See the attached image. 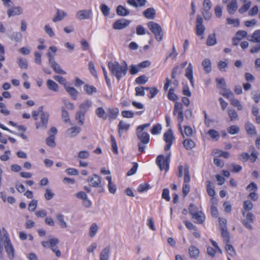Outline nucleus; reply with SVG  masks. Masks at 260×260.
<instances>
[{"label":"nucleus","instance_id":"1","mask_svg":"<svg viewBox=\"0 0 260 260\" xmlns=\"http://www.w3.org/2000/svg\"><path fill=\"white\" fill-rule=\"evenodd\" d=\"M125 65L121 66L118 62H109L108 63V68L111 74L115 76L118 80H119L122 77L124 76L127 71V64L124 62Z\"/></svg>","mask_w":260,"mask_h":260},{"label":"nucleus","instance_id":"2","mask_svg":"<svg viewBox=\"0 0 260 260\" xmlns=\"http://www.w3.org/2000/svg\"><path fill=\"white\" fill-rule=\"evenodd\" d=\"M189 213L192 216V218L195 220V221L198 223H201L205 220V215L201 210L193 205H190L189 208Z\"/></svg>","mask_w":260,"mask_h":260},{"label":"nucleus","instance_id":"3","mask_svg":"<svg viewBox=\"0 0 260 260\" xmlns=\"http://www.w3.org/2000/svg\"><path fill=\"white\" fill-rule=\"evenodd\" d=\"M147 26L155 35V39L158 41H161L163 38V33L160 25L153 21H150L147 23Z\"/></svg>","mask_w":260,"mask_h":260},{"label":"nucleus","instance_id":"4","mask_svg":"<svg viewBox=\"0 0 260 260\" xmlns=\"http://www.w3.org/2000/svg\"><path fill=\"white\" fill-rule=\"evenodd\" d=\"M137 136L141 143L138 144L139 151H144L145 146L144 144H148L149 142V135L146 132L137 131Z\"/></svg>","mask_w":260,"mask_h":260},{"label":"nucleus","instance_id":"5","mask_svg":"<svg viewBox=\"0 0 260 260\" xmlns=\"http://www.w3.org/2000/svg\"><path fill=\"white\" fill-rule=\"evenodd\" d=\"M178 174L179 177H182L184 175V181L185 183H189L190 180V177L189 173L188 167L186 164H184L183 165H180L178 167Z\"/></svg>","mask_w":260,"mask_h":260},{"label":"nucleus","instance_id":"6","mask_svg":"<svg viewBox=\"0 0 260 260\" xmlns=\"http://www.w3.org/2000/svg\"><path fill=\"white\" fill-rule=\"evenodd\" d=\"M244 218L242 220V223L244 226L250 230L252 229L251 224L253 222L254 216L251 212H244V214H242Z\"/></svg>","mask_w":260,"mask_h":260},{"label":"nucleus","instance_id":"7","mask_svg":"<svg viewBox=\"0 0 260 260\" xmlns=\"http://www.w3.org/2000/svg\"><path fill=\"white\" fill-rule=\"evenodd\" d=\"M49 116L48 113H42L40 115V121L36 123L37 129L41 128L45 129L47 128Z\"/></svg>","mask_w":260,"mask_h":260},{"label":"nucleus","instance_id":"8","mask_svg":"<svg viewBox=\"0 0 260 260\" xmlns=\"http://www.w3.org/2000/svg\"><path fill=\"white\" fill-rule=\"evenodd\" d=\"M258 153L253 150L251 153L250 155L247 153H242L239 155L240 159L241 161H246L249 158L253 162L256 160Z\"/></svg>","mask_w":260,"mask_h":260},{"label":"nucleus","instance_id":"9","mask_svg":"<svg viewBox=\"0 0 260 260\" xmlns=\"http://www.w3.org/2000/svg\"><path fill=\"white\" fill-rule=\"evenodd\" d=\"M59 240L57 238H52L49 240V247L55 253L57 257H60L61 255V252L57 246Z\"/></svg>","mask_w":260,"mask_h":260},{"label":"nucleus","instance_id":"10","mask_svg":"<svg viewBox=\"0 0 260 260\" xmlns=\"http://www.w3.org/2000/svg\"><path fill=\"white\" fill-rule=\"evenodd\" d=\"M131 21L124 19L118 20L114 23L113 27L115 29H122L127 26Z\"/></svg>","mask_w":260,"mask_h":260},{"label":"nucleus","instance_id":"11","mask_svg":"<svg viewBox=\"0 0 260 260\" xmlns=\"http://www.w3.org/2000/svg\"><path fill=\"white\" fill-rule=\"evenodd\" d=\"M188 254L190 258L197 259L200 257V250L196 246L190 245L188 248Z\"/></svg>","mask_w":260,"mask_h":260},{"label":"nucleus","instance_id":"12","mask_svg":"<svg viewBox=\"0 0 260 260\" xmlns=\"http://www.w3.org/2000/svg\"><path fill=\"white\" fill-rule=\"evenodd\" d=\"M88 182L90 186L94 187H100L101 186V178L97 175H93L88 178Z\"/></svg>","mask_w":260,"mask_h":260},{"label":"nucleus","instance_id":"13","mask_svg":"<svg viewBox=\"0 0 260 260\" xmlns=\"http://www.w3.org/2000/svg\"><path fill=\"white\" fill-rule=\"evenodd\" d=\"M91 12V10H79L76 14V17L80 20L89 19Z\"/></svg>","mask_w":260,"mask_h":260},{"label":"nucleus","instance_id":"14","mask_svg":"<svg viewBox=\"0 0 260 260\" xmlns=\"http://www.w3.org/2000/svg\"><path fill=\"white\" fill-rule=\"evenodd\" d=\"M203 22L202 18L200 16H198L196 24L197 35L198 36H201L205 31V28L203 24Z\"/></svg>","mask_w":260,"mask_h":260},{"label":"nucleus","instance_id":"15","mask_svg":"<svg viewBox=\"0 0 260 260\" xmlns=\"http://www.w3.org/2000/svg\"><path fill=\"white\" fill-rule=\"evenodd\" d=\"M23 13L22 8L20 7H14L9 9L7 11V14L9 17L14 16L16 15H19Z\"/></svg>","mask_w":260,"mask_h":260},{"label":"nucleus","instance_id":"16","mask_svg":"<svg viewBox=\"0 0 260 260\" xmlns=\"http://www.w3.org/2000/svg\"><path fill=\"white\" fill-rule=\"evenodd\" d=\"M81 131V128L78 126L72 127L68 129L65 135L68 137H74L76 136Z\"/></svg>","mask_w":260,"mask_h":260},{"label":"nucleus","instance_id":"17","mask_svg":"<svg viewBox=\"0 0 260 260\" xmlns=\"http://www.w3.org/2000/svg\"><path fill=\"white\" fill-rule=\"evenodd\" d=\"M130 127V124L122 120L120 121L118 125V134L120 137L122 136L123 132L128 131Z\"/></svg>","mask_w":260,"mask_h":260},{"label":"nucleus","instance_id":"18","mask_svg":"<svg viewBox=\"0 0 260 260\" xmlns=\"http://www.w3.org/2000/svg\"><path fill=\"white\" fill-rule=\"evenodd\" d=\"M185 76L189 80L191 86H194L193 79V68L191 63H189L188 66L185 70Z\"/></svg>","mask_w":260,"mask_h":260},{"label":"nucleus","instance_id":"19","mask_svg":"<svg viewBox=\"0 0 260 260\" xmlns=\"http://www.w3.org/2000/svg\"><path fill=\"white\" fill-rule=\"evenodd\" d=\"M56 220L61 229H65L68 226V223L64 220V216L61 213H57L55 216Z\"/></svg>","mask_w":260,"mask_h":260},{"label":"nucleus","instance_id":"20","mask_svg":"<svg viewBox=\"0 0 260 260\" xmlns=\"http://www.w3.org/2000/svg\"><path fill=\"white\" fill-rule=\"evenodd\" d=\"M106 179L108 181V189L109 191L112 194H115L117 188L115 183L112 181V177L108 176L106 177Z\"/></svg>","mask_w":260,"mask_h":260},{"label":"nucleus","instance_id":"21","mask_svg":"<svg viewBox=\"0 0 260 260\" xmlns=\"http://www.w3.org/2000/svg\"><path fill=\"white\" fill-rule=\"evenodd\" d=\"M110 252V247L108 246L105 247L100 254V260H109Z\"/></svg>","mask_w":260,"mask_h":260},{"label":"nucleus","instance_id":"22","mask_svg":"<svg viewBox=\"0 0 260 260\" xmlns=\"http://www.w3.org/2000/svg\"><path fill=\"white\" fill-rule=\"evenodd\" d=\"M238 5L236 0H232L227 5V10L231 14H233L237 10Z\"/></svg>","mask_w":260,"mask_h":260},{"label":"nucleus","instance_id":"23","mask_svg":"<svg viewBox=\"0 0 260 260\" xmlns=\"http://www.w3.org/2000/svg\"><path fill=\"white\" fill-rule=\"evenodd\" d=\"M164 139L166 143H173L175 139L171 129L168 130L164 135Z\"/></svg>","mask_w":260,"mask_h":260},{"label":"nucleus","instance_id":"24","mask_svg":"<svg viewBox=\"0 0 260 260\" xmlns=\"http://www.w3.org/2000/svg\"><path fill=\"white\" fill-rule=\"evenodd\" d=\"M92 105V102L90 100H86L80 104L79 107L81 111L86 113Z\"/></svg>","mask_w":260,"mask_h":260},{"label":"nucleus","instance_id":"25","mask_svg":"<svg viewBox=\"0 0 260 260\" xmlns=\"http://www.w3.org/2000/svg\"><path fill=\"white\" fill-rule=\"evenodd\" d=\"M67 15V14L66 12L57 9L56 16L52 19V21L54 22L61 21L66 17Z\"/></svg>","mask_w":260,"mask_h":260},{"label":"nucleus","instance_id":"26","mask_svg":"<svg viewBox=\"0 0 260 260\" xmlns=\"http://www.w3.org/2000/svg\"><path fill=\"white\" fill-rule=\"evenodd\" d=\"M253 205L249 200H246L243 203V207L242 210V214H244V212H249L253 209Z\"/></svg>","mask_w":260,"mask_h":260},{"label":"nucleus","instance_id":"27","mask_svg":"<svg viewBox=\"0 0 260 260\" xmlns=\"http://www.w3.org/2000/svg\"><path fill=\"white\" fill-rule=\"evenodd\" d=\"M143 15L147 19H153L155 17V10L152 8H149L143 12Z\"/></svg>","mask_w":260,"mask_h":260},{"label":"nucleus","instance_id":"28","mask_svg":"<svg viewBox=\"0 0 260 260\" xmlns=\"http://www.w3.org/2000/svg\"><path fill=\"white\" fill-rule=\"evenodd\" d=\"M183 145L186 150H190L195 147L196 144L192 140L186 139L183 142Z\"/></svg>","mask_w":260,"mask_h":260},{"label":"nucleus","instance_id":"29","mask_svg":"<svg viewBox=\"0 0 260 260\" xmlns=\"http://www.w3.org/2000/svg\"><path fill=\"white\" fill-rule=\"evenodd\" d=\"M117 15L121 16H125L129 14V11L121 5H119L116 8Z\"/></svg>","mask_w":260,"mask_h":260},{"label":"nucleus","instance_id":"30","mask_svg":"<svg viewBox=\"0 0 260 260\" xmlns=\"http://www.w3.org/2000/svg\"><path fill=\"white\" fill-rule=\"evenodd\" d=\"M248 40L253 43H260V29L255 30Z\"/></svg>","mask_w":260,"mask_h":260},{"label":"nucleus","instance_id":"31","mask_svg":"<svg viewBox=\"0 0 260 260\" xmlns=\"http://www.w3.org/2000/svg\"><path fill=\"white\" fill-rule=\"evenodd\" d=\"M202 66L204 70L207 73H210L211 71V61L208 58H206L202 61Z\"/></svg>","mask_w":260,"mask_h":260},{"label":"nucleus","instance_id":"32","mask_svg":"<svg viewBox=\"0 0 260 260\" xmlns=\"http://www.w3.org/2000/svg\"><path fill=\"white\" fill-rule=\"evenodd\" d=\"M217 43L215 34H210L207 38L206 44L207 46H213Z\"/></svg>","mask_w":260,"mask_h":260},{"label":"nucleus","instance_id":"33","mask_svg":"<svg viewBox=\"0 0 260 260\" xmlns=\"http://www.w3.org/2000/svg\"><path fill=\"white\" fill-rule=\"evenodd\" d=\"M108 111L109 112L108 116L110 120L116 119L119 113V110L117 108H109Z\"/></svg>","mask_w":260,"mask_h":260},{"label":"nucleus","instance_id":"34","mask_svg":"<svg viewBox=\"0 0 260 260\" xmlns=\"http://www.w3.org/2000/svg\"><path fill=\"white\" fill-rule=\"evenodd\" d=\"M47 85L48 88L54 91L58 90V86L57 84L51 79H48L47 81Z\"/></svg>","mask_w":260,"mask_h":260},{"label":"nucleus","instance_id":"35","mask_svg":"<svg viewBox=\"0 0 260 260\" xmlns=\"http://www.w3.org/2000/svg\"><path fill=\"white\" fill-rule=\"evenodd\" d=\"M245 129L248 134L250 135H253L256 134V131L254 126L248 122L245 124Z\"/></svg>","mask_w":260,"mask_h":260},{"label":"nucleus","instance_id":"36","mask_svg":"<svg viewBox=\"0 0 260 260\" xmlns=\"http://www.w3.org/2000/svg\"><path fill=\"white\" fill-rule=\"evenodd\" d=\"M99 229L98 224L95 223H93L90 226L89 235L90 237H94L97 233Z\"/></svg>","mask_w":260,"mask_h":260},{"label":"nucleus","instance_id":"37","mask_svg":"<svg viewBox=\"0 0 260 260\" xmlns=\"http://www.w3.org/2000/svg\"><path fill=\"white\" fill-rule=\"evenodd\" d=\"M170 161V155L168 154L167 156H165L163 155H158L156 159V162L160 163V162H169Z\"/></svg>","mask_w":260,"mask_h":260},{"label":"nucleus","instance_id":"38","mask_svg":"<svg viewBox=\"0 0 260 260\" xmlns=\"http://www.w3.org/2000/svg\"><path fill=\"white\" fill-rule=\"evenodd\" d=\"M207 191L210 196H214L215 192L214 189L213 185L210 181H208L207 182Z\"/></svg>","mask_w":260,"mask_h":260},{"label":"nucleus","instance_id":"39","mask_svg":"<svg viewBox=\"0 0 260 260\" xmlns=\"http://www.w3.org/2000/svg\"><path fill=\"white\" fill-rule=\"evenodd\" d=\"M226 243L225 248L228 254L232 257L235 256L236 253L233 247L231 245L229 244L228 243Z\"/></svg>","mask_w":260,"mask_h":260},{"label":"nucleus","instance_id":"40","mask_svg":"<svg viewBox=\"0 0 260 260\" xmlns=\"http://www.w3.org/2000/svg\"><path fill=\"white\" fill-rule=\"evenodd\" d=\"M66 91L71 95L73 96L74 100L76 99V96L78 94V91L74 87L65 86L64 87Z\"/></svg>","mask_w":260,"mask_h":260},{"label":"nucleus","instance_id":"41","mask_svg":"<svg viewBox=\"0 0 260 260\" xmlns=\"http://www.w3.org/2000/svg\"><path fill=\"white\" fill-rule=\"evenodd\" d=\"M212 139L218 140L220 135L219 133L213 129H210L207 133Z\"/></svg>","mask_w":260,"mask_h":260},{"label":"nucleus","instance_id":"42","mask_svg":"<svg viewBox=\"0 0 260 260\" xmlns=\"http://www.w3.org/2000/svg\"><path fill=\"white\" fill-rule=\"evenodd\" d=\"M85 115V113L81 111L77 112L76 113V119L79 121V123L81 125H83L84 124Z\"/></svg>","mask_w":260,"mask_h":260},{"label":"nucleus","instance_id":"43","mask_svg":"<svg viewBox=\"0 0 260 260\" xmlns=\"http://www.w3.org/2000/svg\"><path fill=\"white\" fill-rule=\"evenodd\" d=\"M228 115L230 118L231 121H233L235 120H237L238 118V115L237 112L234 110L231 109H228Z\"/></svg>","mask_w":260,"mask_h":260},{"label":"nucleus","instance_id":"44","mask_svg":"<svg viewBox=\"0 0 260 260\" xmlns=\"http://www.w3.org/2000/svg\"><path fill=\"white\" fill-rule=\"evenodd\" d=\"M51 67L53 69L54 71L58 74H66V73L63 70H62L59 66V65L56 62H54L53 64L50 65Z\"/></svg>","mask_w":260,"mask_h":260},{"label":"nucleus","instance_id":"45","mask_svg":"<svg viewBox=\"0 0 260 260\" xmlns=\"http://www.w3.org/2000/svg\"><path fill=\"white\" fill-rule=\"evenodd\" d=\"M149 188L150 185L148 183H143L138 186L137 190L139 192H143L147 191Z\"/></svg>","mask_w":260,"mask_h":260},{"label":"nucleus","instance_id":"46","mask_svg":"<svg viewBox=\"0 0 260 260\" xmlns=\"http://www.w3.org/2000/svg\"><path fill=\"white\" fill-rule=\"evenodd\" d=\"M174 91L175 90L174 88H170L168 94V99L170 100H171L174 102L177 101L178 99V96L175 94Z\"/></svg>","mask_w":260,"mask_h":260},{"label":"nucleus","instance_id":"47","mask_svg":"<svg viewBox=\"0 0 260 260\" xmlns=\"http://www.w3.org/2000/svg\"><path fill=\"white\" fill-rule=\"evenodd\" d=\"M96 115L100 118H103L104 119L107 118V115L104 109L102 107L98 108L95 111Z\"/></svg>","mask_w":260,"mask_h":260},{"label":"nucleus","instance_id":"48","mask_svg":"<svg viewBox=\"0 0 260 260\" xmlns=\"http://www.w3.org/2000/svg\"><path fill=\"white\" fill-rule=\"evenodd\" d=\"M22 38V35L19 32H14L11 36V39L16 42H20Z\"/></svg>","mask_w":260,"mask_h":260},{"label":"nucleus","instance_id":"49","mask_svg":"<svg viewBox=\"0 0 260 260\" xmlns=\"http://www.w3.org/2000/svg\"><path fill=\"white\" fill-rule=\"evenodd\" d=\"M84 89L88 94H92L93 92H96V88L93 86L86 84L84 86Z\"/></svg>","mask_w":260,"mask_h":260},{"label":"nucleus","instance_id":"50","mask_svg":"<svg viewBox=\"0 0 260 260\" xmlns=\"http://www.w3.org/2000/svg\"><path fill=\"white\" fill-rule=\"evenodd\" d=\"M17 63L21 69H26L28 67L27 62L26 59L22 58L17 59Z\"/></svg>","mask_w":260,"mask_h":260},{"label":"nucleus","instance_id":"51","mask_svg":"<svg viewBox=\"0 0 260 260\" xmlns=\"http://www.w3.org/2000/svg\"><path fill=\"white\" fill-rule=\"evenodd\" d=\"M221 235L223 238H224V241L225 243H229V234L228 232L227 231L226 228H224V227H222L221 228Z\"/></svg>","mask_w":260,"mask_h":260},{"label":"nucleus","instance_id":"52","mask_svg":"<svg viewBox=\"0 0 260 260\" xmlns=\"http://www.w3.org/2000/svg\"><path fill=\"white\" fill-rule=\"evenodd\" d=\"M46 143L48 146H50L51 147H54L55 146V137L49 136L46 138Z\"/></svg>","mask_w":260,"mask_h":260},{"label":"nucleus","instance_id":"53","mask_svg":"<svg viewBox=\"0 0 260 260\" xmlns=\"http://www.w3.org/2000/svg\"><path fill=\"white\" fill-rule=\"evenodd\" d=\"M230 101L231 102V104L233 106L237 107L238 110H241L242 109V106L239 100L234 99L233 97L231 99Z\"/></svg>","mask_w":260,"mask_h":260},{"label":"nucleus","instance_id":"54","mask_svg":"<svg viewBox=\"0 0 260 260\" xmlns=\"http://www.w3.org/2000/svg\"><path fill=\"white\" fill-rule=\"evenodd\" d=\"M54 196V193L52 192L51 189L47 188L44 194V197L47 200H51Z\"/></svg>","mask_w":260,"mask_h":260},{"label":"nucleus","instance_id":"55","mask_svg":"<svg viewBox=\"0 0 260 260\" xmlns=\"http://www.w3.org/2000/svg\"><path fill=\"white\" fill-rule=\"evenodd\" d=\"M246 190L250 192H256L257 190V186L254 182L250 183L246 188Z\"/></svg>","mask_w":260,"mask_h":260},{"label":"nucleus","instance_id":"56","mask_svg":"<svg viewBox=\"0 0 260 260\" xmlns=\"http://www.w3.org/2000/svg\"><path fill=\"white\" fill-rule=\"evenodd\" d=\"M161 125L160 124H157L153 126L151 131V133L153 135H157L160 133V131H161Z\"/></svg>","mask_w":260,"mask_h":260},{"label":"nucleus","instance_id":"57","mask_svg":"<svg viewBox=\"0 0 260 260\" xmlns=\"http://www.w3.org/2000/svg\"><path fill=\"white\" fill-rule=\"evenodd\" d=\"M207 253L210 256L214 257L216 253H219L218 250L215 247H208L207 248Z\"/></svg>","mask_w":260,"mask_h":260},{"label":"nucleus","instance_id":"58","mask_svg":"<svg viewBox=\"0 0 260 260\" xmlns=\"http://www.w3.org/2000/svg\"><path fill=\"white\" fill-rule=\"evenodd\" d=\"M239 131V127L236 125H232L228 128V132L231 135L237 134Z\"/></svg>","mask_w":260,"mask_h":260},{"label":"nucleus","instance_id":"59","mask_svg":"<svg viewBox=\"0 0 260 260\" xmlns=\"http://www.w3.org/2000/svg\"><path fill=\"white\" fill-rule=\"evenodd\" d=\"M136 82L138 84H143L148 81V78L145 76H140L136 79Z\"/></svg>","mask_w":260,"mask_h":260},{"label":"nucleus","instance_id":"60","mask_svg":"<svg viewBox=\"0 0 260 260\" xmlns=\"http://www.w3.org/2000/svg\"><path fill=\"white\" fill-rule=\"evenodd\" d=\"M188 183H185L184 181V183L182 187V193L184 197H185L190 191V186Z\"/></svg>","mask_w":260,"mask_h":260},{"label":"nucleus","instance_id":"61","mask_svg":"<svg viewBox=\"0 0 260 260\" xmlns=\"http://www.w3.org/2000/svg\"><path fill=\"white\" fill-rule=\"evenodd\" d=\"M247 33L245 30H239L236 34V38L238 40H240L242 38L246 37Z\"/></svg>","mask_w":260,"mask_h":260},{"label":"nucleus","instance_id":"62","mask_svg":"<svg viewBox=\"0 0 260 260\" xmlns=\"http://www.w3.org/2000/svg\"><path fill=\"white\" fill-rule=\"evenodd\" d=\"M37 203L38 202L37 200H32L29 204L28 210L31 212L34 211L37 207Z\"/></svg>","mask_w":260,"mask_h":260},{"label":"nucleus","instance_id":"63","mask_svg":"<svg viewBox=\"0 0 260 260\" xmlns=\"http://www.w3.org/2000/svg\"><path fill=\"white\" fill-rule=\"evenodd\" d=\"M162 198L167 201H170L171 198L170 197V192L168 189H164L162 193Z\"/></svg>","mask_w":260,"mask_h":260},{"label":"nucleus","instance_id":"64","mask_svg":"<svg viewBox=\"0 0 260 260\" xmlns=\"http://www.w3.org/2000/svg\"><path fill=\"white\" fill-rule=\"evenodd\" d=\"M101 10L104 16H107L109 15L110 9L105 4H102L101 5Z\"/></svg>","mask_w":260,"mask_h":260}]
</instances>
